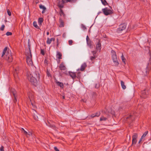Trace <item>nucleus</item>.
Masks as SVG:
<instances>
[{
    "instance_id": "6e6552de",
    "label": "nucleus",
    "mask_w": 151,
    "mask_h": 151,
    "mask_svg": "<svg viewBox=\"0 0 151 151\" xmlns=\"http://www.w3.org/2000/svg\"><path fill=\"white\" fill-rule=\"evenodd\" d=\"M138 137V135L137 133L133 134L132 136V145H135L137 142V139Z\"/></svg>"
},
{
    "instance_id": "4be33fe9",
    "label": "nucleus",
    "mask_w": 151,
    "mask_h": 151,
    "mask_svg": "<svg viewBox=\"0 0 151 151\" xmlns=\"http://www.w3.org/2000/svg\"><path fill=\"white\" fill-rule=\"evenodd\" d=\"M62 54L60 52H57L56 56L59 59H62Z\"/></svg>"
},
{
    "instance_id": "de8ad7c7",
    "label": "nucleus",
    "mask_w": 151,
    "mask_h": 151,
    "mask_svg": "<svg viewBox=\"0 0 151 151\" xmlns=\"http://www.w3.org/2000/svg\"><path fill=\"white\" fill-rule=\"evenodd\" d=\"M27 134H28L29 136L31 135L32 134V133L31 132H29L28 133H27Z\"/></svg>"
},
{
    "instance_id": "79ce46f5",
    "label": "nucleus",
    "mask_w": 151,
    "mask_h": 151,
    "mask_svg": "<svg viewBox=\"0 0 151 151\" xmlns=\"http://www.w3.org/2000/svg\"><path fill=\"white\" fill-rule=\"evenodd\" d=\"M7 13H8V15L9 16H10L11 15V12L10 11H9V10H7Z\"/></svg>"
},
{
    "instance_id": "aec40b11",
    "label": "nucleus",
    "mask_w": 151,
    "mask_h": 151,
    "mask_svg": "<svg viewBox=\"0 0 151 151\" xmlns=\"http://www.w3.org/2000/svg\"><path fill=\"white\" fill-rule=\"evenodd\" d=\"M56 83L58 86H60L61 88H63V84L62 83L60 82L57 81H56Z\"/></svg>"
},
{
    "instance_id": "bb28decb",
    "label": "nucleus",
    "mask_w": 151,
    "mask_h": 151,
    "mask_svg": "<svg viewBox=\"0 0 151 151\" xmlns=\"http://www.w3.org/2000/svg\"><path fill=\"white\" fill-rule=\"evenodd\" d=\"M107 119V118L106 117H104V116H101L100 119V121H106Z\"/></svg>"
},
{
    "instance_id": "ea45409f",
    "label": "nucleus",
    "mask_w": 151,
    "mask_h": 151,
    "mask_svg": "<svg viewBox=\"0 0 151 151\" xmlns=\"http://www.w3.org/2000/svg\"><path fill=\"white\" fill-rule=\"evenodd\" d=\"M18 68L16 69H15V71H14V73H16L17 74L18 73Z\"/></svg>"
},
{
    "instance_id": "13d9d810",
    "label": "nucleus",
    "mask_w": 151,
    "mask_h": 151,
    "mask_svg": "<svg viewBox=\"0 0 151 151\" xmlns=\"http://www.w3.org/2000/svg\"><path fill=\"white\" fill-rule=\"evenodd\" d=\"M101 13V12H99L98 13V14H99L100 13Z\"/></svg>"
},
{
    "instance_id": "2eb2a0df",
    "label": "nucleus",
    "mask_w": 151,
    "mask_h": 151,
    "mask_svg": "<svg viewBox=\"0 0 151 151\" xmlns=\"http://www.w3.org/2000/svg\"><path fill=\"white\" fill-rule=\"evenodd\" d=\"M101 45L100 42V40L98 41L97 44L96 45V49L97 50H99L100 51L101 49Z\"/></svg>"
},
{
    "instance_id": "dca6fc26",
    "label": "nucleus",
    "mask_w": 151,
    "mask_h": 151,
    "mask_svg": "<svg viewBox=\"0 0 151 151\" xmlns=\"http://www.w3.org/2000/svg\"><path fill=\"white\" fill-rule=\"evenodd\" d=\"M60 12H59V14L61 16H63V18L65 19L66 17L65 14L63 12L62 9H60Z\"/></svg>"
},
{
    "instance_id": "4c0bfd02",
    "label": "nucleus",
    "mask_w": 151,
    "mask_h": 151,
    "mask_svg": "<svg viewBox=\"0 0 151 151\" xmlns=\"http://www.w3.org/2000/svg\"><path fill=\"white\" fill-rule=\"evenodd\" d=\"M5 27V25L4 24L2 25L1 26L0 28L1 30H2V31L4 30Z\"/></svg>"
},
{
    "instance_id": "ddd939ff",
    "label": "nucleus",
    "mask_w": 151,
    "mask_h": 151,
    "mask_svg": "<svg viewBox=\"0 0 151 151\" xmlns=\"http://www.w3.org/2000/svg\"><path fill=\"white\" fill-rule=\"evenodd\" d=\"M68 73L69 76L72 78L74 80V79L76 78V76L75 73L71 71H69Z\"/></svg>"
},
{
    "instance_id": "a878e982",
    "label": "nucleus",
    "mask_w": 151,
    "mask_h": 151,
    "mask_svg": "<svg viewBox=\"0 0 151 151\" xmlns=\"http://www.w3.org/2000/svg\"><path fill=\"white\" fill-rule=\"evenodd\" d=\"M33 25L37 29H39V27L37 25V23L35 21H34L33 22Z\"/></svg>"
},
{
    "instance_id": "f704fd0d",
    "label": "nucleus",
    "mask_w": 151,
    "mask_h": 151,
    "mask_svg": "<svg viewBox=\"0 0 151 151\" xmlns=\"http://www.w3.org/2000/svg\"><path fill=\"white\" fill-rule=\"evenodd\" d=\"M81 27L82 28L83 30H85L86 29V26L83 24H81Z\"/></svg>"
},
{
    "instance_id": "4d7b16f0",
    "label": "nucleus",
    "mask_w": 151,
    "mask_h": 151,
    "mask_svg": "<svg viewBox=\"0 0 151 151\" xmlns=\"http://www.w3.org/2000/svg\"><path fill=\"white\" fill-rule=\"evenodd\" d=\"M63 99H65V96H63Z\"/></svg>"
},
{
    "instance_id": "cd10ccee",
    "label": "nucleus",
    "mask_w": 151,
    "mask_h": 151,
    "mask_svg": "<svg viewBox=\"0 0 151 151\" xmlns=\"http://www.w3.org/2000/svg\"><path fill=\"white\" fill-rule=\"evenodd\" d=\"M148 133V131H145L144 133L143 134L142 136L141 137H142L144 139V138L146 137V136L147 135Z\"/></svg>"
},
{
    "instance_id": "72a5a7b5",
    "label": "nucleus",
    "mask_w": 151,
    "mask_h": 151,
    "mask_svg": "<svg viewBox=\"0 0 151 151\" xmlns=\"http://www.w3.org/2000/svg\"><path fill=\"white\" fill-rule=\"evenodd\" d=\"M91 52L93 54V56H97L96 55V53L97 52L96 51H92Z\"/></svg>"
},
{
    "instance_id": "603ef678",
    "label": "nucleus",
    "mask_w": 151,
    "mask_h": 151,
    "mask_svg": "<svg viewBox=\"0 0 151 151\" xmlns=\"http://www.w3.org/2000/svg\"><path fill=\"white\" fill-rule=\"evenodd\" d=\"M47 75L48 76H50V74L49 73H47Z\"/></svg>"
},
{
    "instance_id": "2f4dec72",
    "label": "nucleus",
    "mask_w": 151,
    "mask_h": 151,
    "mask_svg": "<svg viewBox=\"0 0 151 151\" xmlns=\"http://www.w3.org/2000/svg\"><path fill=\"white\" fill-rule=\"evenodd\" d=\"M142 96H144L145 95H147V92H146V91L145 90H143L142 92Z\"/></svg>"
},
{
    "instance_id": "393cba45",
    "label": "nucleus",
    "mask_w": 151,
    "mask_h": 151,
    "mask_svg": "<svg viewBox=\"0 0 151 151\" xmlns=\"http://www.w3.org/2000/svg\"><path fill=\"white\" fill-rule=\"evenodd\" d=\"M87 43L88 45L89 46V47L91 48H92L93 47V46L91 44V40H89L88 42H87Z\"/></svg>"
},
{
    "instance_id": "473e14b6",
    "label": "nucleus",
    "mask_w": 151,
    "mask_h": 151,
    "mask_svg": "<svg viewBox=\"0 0 151 151\" xmlns=\"http://www.w3.org/2000/svg\"><path fill=\"white\" fill-rule=\"evenodd\" d=\"M122 61L123 62H124V63H125V59L124 58V56L123 54H122Z\"/></svg>"
},
{
    "instance_id": "7c9ffc66",
    "label": "nucleus",
    "mask_w": 151,
    "mask_h": 151,
    "mask_svg": "<svg viewBox=\"0 0 151 151\" xmlns=\"http://www.w3.org/2000/svg\"><path fill=\"white\" fill-rule=\"evenodd\" d=\"M101 1L102 4L104 5H106L108 4L106 0H101Z\"/></svg>"
},
{
    "instance_id": "052dcab7",
    "label": "nucleus",
    "mask_w": 151,
    "mask_h": 151,
    "mask_svg": "<svg viewBox=\"0 0 151 151\" xmlns=\"http://www.w3.org/2000/svg\"><path fill=\"white\" fill-rule=\"evenodd\" d=\"M130 138H131V137H130V136H129V139H130Z\"/></svg>"
},
{
    "instance_id": "f257e3e1",
    "label": "nucleus",
    "mask_w": 151,
    "mask_h": 151,
    "mask_svg": "<svg viewBox=\"0 0 151 151\" xmlns=\"http://www.w3.org/2000/svg\"><path fill=\"white\" fill-rule=\"evenodd\" d=\"M112 58L113 61L115 66H117L119 64V63L117 60V56L116 52L113 50L111 51Z\"/></svg>"
},
{
    "instance_id": "0eeeda50",
    "label": "nucleus",
    "mask_w": 151,
    "mask_h": 151,
    "mask_svg": "<svg viewBox=\"0 0 151 151\" xmlns=\"http://www.w3.org/2000/svg\"><path fill=\"white\" fill-rule=\"evenodd\" d=\"M27 78L28 80L32 83V84L34 86H36V81H37V79H35V78L33 77L32 76H31V75L30 74L29 76H27Z\"/></svg>"
},
{
    "instance_id": "58836bf2",
    "label": "nucleus",
    "mask_w": 151,
    "mask_h": 151,
    "mask_svg": "<svg viewBox=\"0 0 151 151\" xmlns=\"http://www.w3.org/2000/svg\"><path fill=\"white\" fill-rule=\"evenodd\" d=\"M145 140V139H144L142 137H141V138L140 139L139 141L138 142V143L139 144L140 142L142 141H144V140Z\"/></svg>"
},
{
    "instance_id": "5fc2aeb1",
    "label": "nucleus",
    "mask_w": 151,
    "mask_h": 151,
    "mask_svg": "<svg viewBox=\"0 0 151 151\" xmlns=\"http://www.w3.org/2000/svg\"><path fill=\"white\" fill-rule=\"evenodd\" d=\"M49 34V32H47V35H48Z\"/></svg>"
},
{
    "instance_id": "09e8293b",
    "label": "nucleus",
    "mask_w": 151,
    "mask_h": 151,
    "mask_svg": "<svg viewBox=\"0 0 151 151\" xmlns=\"http://www.w3.org/2000/svg\"><path fill=\"white\" fill-rule=\"evenodd\" d=\"M57 47H58L59 45V43H58V39H57Z\"/></svg>"
},
{
    "instance_id": "20e7f679",
    "label": "nucleus",
    "mask_w": 151,
    "mask_h": 151,
    "mask_svg": "<svg viewBox=\"0 0 151 151\" xmlns=\"http://www.w3.org/2000/svg\"><path fill=\"white\" fill-rule=\"evenodd\" d=\"M4 58L9 62L10 63L12 62L13 58L10 51L9 53H6V54L5 55V56H4Z\"/></svg>"
},
{
    "instance_id": "4468645a",
    "label": "nucleus",
    "mask_w": 151,
    "mask_h": 151,
    "mask_svg": "<svg viewBox=\"0 0 151 151\" xmlns=\"http://www.w3.org/2000/svg\"><path fill=\"white\" fill-rule=\"evenodd\" d=\"M86 67L87 65L85 63H84L81 65L80 70L82 71H83Z\"/></svg>"
},
{
    "instance_id": "7ed1b4c3",
    "label": "nucleus",
    "mask_w": 151,
    "mask_h": 151,
    "mask_svg": "<svg viewBox=\"0 0 151 151\" xmlns=\"http://www.w3.org/2000/svg\"><path fill=\"white\" fill-rule=\"evenodd\" d=\"M10 93L11 95H13L14 96V99H13V101L14 103H16L17 101V95L16 91L14 88H12L10 90Z\"/></svg>"
},
{
    "instance_id": "c756f323",
    "label": "nucleus",
    "mask_w": 151,
    "mask_h": 151,
    "mask_svg": "<svg viewBox=\"0 0 151 151\" xmlns=\"http://www.w3.org/2000/svg\"><path fill=\"white\" fill-rule=\"evenodd\" d=\"M39 7L40 9H42L44 10H46V7L42 4L40 5Z\"/></svg>"
},
{
    "instance_id": "e433bc0d",
    "label": "nucleus",
    "mask_w": 151,
    "mask_h": 151,
    "mask_svg": "<svg viewBox=\"0 0 151 151\" xmlns=\"http://www.w3.org/2000/svg\"><path fill=\"white\" fill-rule=\"evenodd\" d=\"M69 44V45H71L72 44L73 41L72 40H70L68 41Z\"/></svg>"
},
{
    "instance_id": "f3484780",
    "label": "nucleus",
    "mask_w": 151,
    "mask_h": 151,
    "mask_svg": "<svg viewBox=\"0 0 151 151\" xmlns=\"http://www.w3.org/2000/svg\"><path fill=\"white\" fill-rule=\"evenodd\" d=\"M55 40V39L54 38H52L50 39H49V38H47V43L48 44H50L51 43V42L52 41H54Z\"/></svg>"
},
{
    "instance_id": "39448f33",
    "label": "nucleus",
    "mask_w": 151,
    "mask_h": 151,
    "mask_svg": "<svg viewBox=\"0 0 151 151\" xmlns=\"http://www.w3.org/2000/svg\"><path fill=\"white\" fill-rule=\"evenodd\" d=\"M102 12L105 15H108L113 13L112 11L107 7H106L102 9Z\"/></svg>"
},
{
    "instance_id": "423d86ee",
    "label": "nucleus",
    "mask_w": 151,
    "mask_h": 151,
    "mask_svg": "<svg viewBox=\"0 0 151 151\" xmlns=\"http://www.w3.org/2000/svg\"><path fill=\"white\" fill-rule=\"evenodd\" d=\"M127 25L125 23H123L119 25V27L117 30L118 33H119L122 31L124 30L126 28Z\"/></svg>"
},
{
    "instance_id": "5701e85b",
    "label": "nucleus",
    "mask_w": 151,
    "mask_h": 151,
    "mask_svg": "<svg viewBox=\"0 0 151 151\" xmlns=\"http://www.w3.org/2000/svg\"><path fill=\"white\" fill-rule=\"evenodd\" d=\"M121 83L122 88L123 89H125L126 88V86L125 85H124V82L122 81H121Z\"/></svg>"
},
{
    "instance_id": "a211bd4d",
    "label": "nucleus",
    "mask_w": 151,
    "mask_h": 151,
    "mask_svg": "<svg viewBox=\"0 0 151 151\" xmlns=\"http://www.w3.org/2000/svg\"><path fill=\"white\" fill-rule=\"evenodd\" d=\"M59 22L60 24L59 26L60 27H63L64 26V22L63 20L61 18H60Z\"/></svg>"
},
{
    "instance_id": "a19ab883",
    "label": "nucleus",
    "mask_w": 151,
    "mask_h": 151,
    "mask_svg": "<svg viewBox=\"0 0 151 151\" xmlns=\"http://www.w3.org/2000/svg\"><path fill=\"white\" fill-rule=\"evenodd\" d=\"M41 53L43 55H44L45 52L44 50L42 49L41 50Z\"/></svg>"
},
{
    "instance_id": "9d476101",
    "label": "nucleus",
    "mask_w": 151,
    "mask_h": 151,
    "mask_svg": "<svg viewBox=\"0 0 151 151\" xmlns=\"http://www.w3.org/2000/svg\"><path fill=\"white\" fill-rule=\"evenodd\" d=\"M31 76L32 77L37 80H39L40 75L38 72L37 71H35V72L31 74Z\"/></svg>"
},
{
    "instance_id": "37998d69",
    "label": "nucleus",
    "mask_w": 151,
    "mask_h": 151,
    "mask_svg": "<svg viewBox=\"0 0 151 151\" xmlns=\"http://www.w3.org/2000/svg\"><path fill=\"white\" fill-rule=\"evenodd\" d=\"M22 130L24 131V133L25 134H27V132L26 131H25L24 129L23 128H22Z\"/></svg>"
},
{
    "instance_id": "c9c22d12",
    "label": "nucleus",
    "mask_w": 151,
    "mask_h": 151,
    "mask_svg": "<svg viewBox=\"0 0 151 151\" xmlns=\"http://www.w3.org/2000/svg\"><path fill=\"white\" fill-rule=\"evenodd\" d=\"M6 35L7 36L11 35H12V33L11 32H7L6 33Z\"/></svg>"
},
{
    "instance_id": "a18cd8bd",
    "label": "nucleus",
    "mask_w": 151,
    "mask_h": 151,
    "mask_svg": "<svg viewBox=\"0 0 151 151\" xmlns=\"http://www.w3.org/2000/svg\"><path fill=\"white\" fill-rule=\"evenodd\" d=\"M86 42H88L89 40H90L88 36H87L86 37Z\"/></svg>"
},
{
    "instance_id": "6e6d98bb",
    "label": "nucleus",
    "mask_w": 151,
    "mask_h": 151,
    "mask_svg": "<svg viewBox=\"0 0 151 151\" xmlns=\"http://www.w3.org/2000/svg\"><path fill=\"white\" fill-rule=\"evenodd\" d=\"M80 74V73H78V76H79V75Z\"/></svg>"
},
{
    "instance_id": "864d4df0",
    "label": "nucleus",
    "mask_w": 151,
    "mask_h": 151,
    "mask_svg": "<svg viewBox=\"0 0 151 151\" xmlns=\"http://www.w3.org/2000/svg\"><path fill=\"white\" fill-rule=\"evenodd\" d=\"M45 10H43V11H42V14H43V13H44V12H45Z\"/></svg>"
},
{
    "instance_id": "c85d7f7f",
    "label": "nucleus",
    "mask_w": 151,
    "mask_h": 151,
    "mask_svg": "<svg viewBox=\"0 0 151 151\" xmlns=\"http://www.w3.org/2000/svg\"><path fill=\"white\" fill-rule=\"evenodd\" d=\"M97 57V56H91L90 57V59L91 61L94 60Z\"/></svg>"
},
{
    "instance_id": "b1692460",
    "label": "nucleus",
    "mask_w": 151,
    "mask_h": 151,
    "mask_svg": "<svg viewBox=\"0 0 151 151\" xmlns=\"http://www.w3.org/2000/svg\"><path fill=\"white\" fill-rule=\"evenodd\" d=\"M28 49L27 50L26 52V53H31V46L30 45L29 43H28Z\"/></svg>"
},
{
    "instance_id": "bf43d9fd",
    "label": "nucleus",
    "mask_w": 151,
    "mask_h": 151,
    "mask_svg": "<svg viewBox=\"0 0 151 151\" xmlns=\"http://www.w3.org/2000/svg\"><path fill=\"white\" fill-rule=\"evenodd\" d=\"M29 99H30V100H31L30 97L29 96Z\"/></svg>"
},
{
    "instance_id": "8fccbe9b",
    "label": "nucleus",
    "mask_w": 151,
    "mask_h": 151,
    "mask_svg": "<svg viewBox=\"0 0 151 151\" xmlns=\"http://www.w3.org/2000/svg\"><path fill=\"white\" fill-rule=\"evenodd\" d=\"M63 1L64 3H67V0H63Z\"/></svg>"
},
{
    "instance_id": "9b49d317",
    "label": "nucleus",
    "mask_w": 151,
    "mask_h": 151,
    "mask_svg": "<svg viewBox=\"0 0 151 151\" xmlns=\"http://www.w3.org/2000/svg\"><path fill=\"white\" fill-rule=\"evenodd\" d=\"M59 68L61 70H65L66 69L65 63L63 62H62L60 65Z\"/></svg>"
},
{
    "instance_id": "3c124183",
    "label": "nucleus",
    "mask_w": 151,
    "mask_h": 151,
    "mask_svg": "<svg viewBox=\"0 0 151 151\" xmlns=\"http://www.w3.org/2000/svg\"><path fill=\"white\" fill-rule=\"evenodd\" d=\"M73 0H67V2H71Z\"/></svg>"
},
{
    "instance_id": "f03ea898",
    "label": "nucleus",
    "mask_w": 151,
    "mask_h": 151,
    "mask_svg": "<svg viewBox=\"0 0 151 151\" xmlns=\"http://www.w3.org/2000/svg\"><path fill=\"white\" fill-rule=\"evenodd\" d=\"M27 56V63L29 65H32L33 64L32 60V54L31 53H26Z\"/></svg>"
},
{
    "instance_id": "f8f14e48",
    "label": "nucleus",
    "mask_w": 151,
    "mask_h": 151,
    "mask_svg": "<svg viewBox=\"0 0 151 151\" xmlns=\"http://www.w3.org/2000/svg\"><path fill=\"white\" fill-rule=\"evenodd\" d=\"M8 47H6L4 49L2 52V54L1 55V57H3L4 56H5V55L6 54V53H9L10 51L8 50L7 51V49H8Z\"/></svg>"
},
{
    "instance_id": "c03bdc74",
    "label": "nucleus",
    "mask_w": 151,
    "mask_h": 151,
    "mask_svg": "<svg viewBox=\"0 0 151 151\" xmlns=\"http://www.w3.org/2000/svg\"><path fill=\"white\" fill-rule=\"evenodd\" d=\"M4 147H3V146H2L1 147L0 149V151H4Z\"/></svg>"
},
{
    "instance_id": "1a4fd4ad",
    "label": "nucleus",
    "mask_w": 151,
    "mask_h": 151,
    "mask_svg": "<svg viewBox=\"0 0 151 151\" xmlns=\"http://www.w3.org/2000/svg\"><path fill=\"white\" fill-rule=\"evenodd\" d=\"M58 1L57 2V6L59 9H62L64 7V3L63 0H57Z\"/></svg>"
},
{
    "instance_id": "412c9836",
    "label": "nucleus",
    "mask_w": 151,
    "mask_h": 151,
    "mask_svg": "<svg viewBox=\"0 0 151 151\" xmlns=\"http://www.w3.org/2000/svg\"><path fill=\"white\" fill-rule=\"evenodd\" d=\"M38 23L40 26H41L42 23L43 21V19L42 18H39L38 19Z\"/></svg>"
},
{
    "instance_id": "6ab92c4d",
    "label": "nucleus",
    "mask_w": 151,
    "mask_h": 151,
    "mask_svg": "<svg viewBox=\"0 0 151 151\" xmlns=\"http://www.w3.org/2000/svg\"><path fill=\"white\" fill-rule=\"evenodd\" d=\"M100 112H98L96 113L95 114H93L91 115V117L93 118L95 116L98 117L100 115Z\"/></svg>"
},
{
    "instance_id": "49530a36",
    "label": "nucleus",
    "mask_w": 151,
    "mask_h": 151,
    "mask_svg": "<svg viewBox=\"0 0 151 151\" xmlns=\"http://www.w3.org/2000/svg\"><path fill=\"white\" fill-rule=\"evenodd\" d=\"M54 149L56 151H59V150L56 147H54Z\"/></svg>"
}]
</instances>
